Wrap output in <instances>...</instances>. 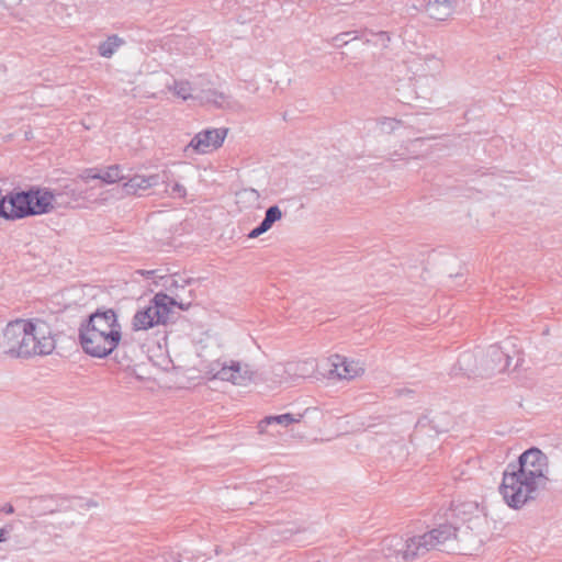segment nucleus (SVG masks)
Wrapping results in <instances>:
<instances>
[{
  "instance_id": "nucleus-27",
  "label": "nucleus",
  "mask_w": 562,
  "mask_h": 562,
  "mask_svg": "<svg viewBox=\"0 0 562 562\" xmlns=\"http://www.w3.org/2000/svg\"><path fill=\"white\" fill-rule=\"evenodd\" d=\"M178 98L182 100H199V95L193 94V88L189 81H178Z\"/></svg>"
},
{
  "instance_id": "nucleus-5",
  "label": "nucleus",
  "mask_w": 562,
  "mask_h": 562,
  "mask_svg": "<svg viewBox=\"0 0 562 562\" xmlns=\"http://www.w3.org/2000/svg\"><path fill=\"white\" fill-rule=\"evenodd\" d=\"M468 529L458 530L450 525H441L431 531L422 536L413 537L406 541L404 551V560L412 561L418 557H423L432 549H439L450 540L462 541L461 537L469 536Z\"/></svg>"
},
{
  "instance_id": "nucleus-33",
  "label": "nucleus",
  "mask_w": 562,
  "mask_h": 562,
  "mask_svg": "<svg viewBox=\"0 0 562 562\" xmlns=\"http://www.w3.org/2000/svg\"><path fill=\"white\" fill-rule=\"evenodd\" d=\"M468 549H469V547H468V546H464V547H462V548H459V550H463V551H467Z\"/></svg>"
},
{
  "instance_id": "nucleus-8",
  "label": "nucleus",
  "mask_w": 562,
  "mask_h": 562,
  "mask_svg": "<svg viewBox=\"0 0 562 562\" xmlns=\"http://www.w3.org/2000/svg\"><path fill=\"white\" fill-rule=\"evenodd\" d=\"M26 340L25 318L8 323L0 331V355L30 359V344Z\"/></svg>"
},
{
  "instance_id": "nucleus-7",
  "label": "nucleus",
  "mask_w": 562,
  "mask_h": 562,
  "mask_svg": "<svg viewBox=\"0 0 562 562\" xmlns=\"http://www.w3.org/2000/svg\"><path fill=\"white\" fill-rule=\"evenodd\" d=\"M26 341L30 344V358L48 356L56 348V334L52 324L44 318H25Z\"/></svg>"
},
{
  "instance_id": "nucleus-29",
  "label": "nucleus",
  "mask_w": 562,
  "mask_h": 562,
  "mask_svg": "<svg viewBox=\"0 0 562 562\" xmlns=\"http://www.w3.org/2000/svg\"><path fill=\"white\" fill-rule=\"evenodd\" d=\"M79 178L86 182L90 179H99L100 180V171H95L94 169H87L83 171L82 175H80Z\"/></svg>"
},
{
  "instance_id": "nucleus-14",
  "label": "nucleus",
  "mask_w": 562,
  "mask_h": 562,
  "mask_svg": "<svg viewBox=\"0 0 562 562\" xmlns=\"http://www.w3.org/2000/svg\"><path fill=\"white\" fill-rule=\"evenodd\" d=\"M199 101L202 104H210L222 110L237 111L241 108L240 104L231 94L218 91L216 89H207L201 91Z\"/></svg>"
},
{
  "instance_id": "nucleus-6",
  "label": "nucleus",
  "mask_w": 562,
  "mask_h": 562,
  "mask_svg": "<svg viewBox=\"0 0 562 562\" xmlns=\"http://www.w3.org/2000/svg\"><path fill=\"white\" fill-rule=\"evenodd\" d=\"M176 300L162 292L155 294L149 305L138 310L132 319L135 331L147 330L157 325H165L173 312Z\"/></svg>"
},
{
  "instance_id": "nucleus-13",
  "label": "nucleus",
  "mask_w": 562,
  "mask_h": 562,
  "mask_svg": "<svg viewBox=\"0 0 562 562\" xmlns=\"http://www.w3.org/2000/svg\"><path fill=\"white\" fill-rule=\"evenodd\" d=\"M443 67L442 59L432 54L419 55L408 60V70L416 78H435L442 72Z\"/></svg>"
},
{
  "instance_id": "nucleus-21",
  "label": "nucleus",
  "mask_w": 562,
  "mask_h": 562,
  "mask_svg": "<svg viewBox=\"0 0 562 562\" xmlns=\"http://www.w3.org/2000/svg\"><path fill=\"white\" fill-rule=\"evenodd\" d=\"M315 361L304 360L299 362L289 363V376L293 378H307L314 373Z\"/></svg>"
},
{
  "instance_id": "nucleus-35",
  "label": "nucleus",
  "mask_w": 562,
  "mask_h": 562,
  "mask_svg": "<svg viewBox=\"0 0 562 562\" xmlns=\"http://www.w3.org/2000/svg\"><path fill=\"white\" fill-rule=\"evenodd\" d=\"M0 541H2V530H0Z\"/></svg>"
},
{
  "instance_id": "nucleus-30",
  "label": "nucleus",
  "mask_w": 562,
  "mask_h": 562,
  "mask_svg": "<svg viewBox=\"0 0 562 562\" xmlns=\"http://www.w3.org/2000/svg\"><path fill=\"white\" fill-rule=\"evenodd\" d=\"M350 34H351V32H342V33H340V34H337V35L333 38V41H335V42H336V41H342V43H344V44H347V43H348V41H345V37H346V36H349Z\"/></svg>"
},
{
  "instance_id": "nucleus-12",
  "label": "nucleus",
  "mask_w": 562,
  "mask_h": 562,
  "mask_svg": "<svg viewBox=\"0 0 562 562\" xmlns=\"http://www.w3.org/2000/svg\"><path fill=\"white\" fill-rule=\"evenodd\" d=\"M328 361L330 363V378L349 381L364 373V367L358 360H350L344 356L334 355Z\"/></svg>"
},
{
  "instance_id": "nucleus-1",
  "label": "nucleus",
  "mask_w": 562,
  "mask_h": 562,
  "mask_svg": "<svg viewBox=\"0 0 562 562\" xmlns=\"http://www.w3.org/2000/svg\"><path fill=\"white\" fill-rule=\"evenodd\" d=\"M80 196L81 192L70 184L54 191L48 188H32L26 192L11 194L7 201H2L0 216L14 220L46 214L60 207H67Z\"/></svg>"
},
{
  "instance_id": "nucleus-10",
  "label": "nucleus",
  "mask_w": 562,
  "mask_h": 562,
  "mask_svg": "<svg viewBox=\"0 0 562 562\" xmlns=\"http://www.w3.org/2000/svg\"><path fill=\"white\" fill-rule=\"evenodd\" d=\"M228 133V128H207L199 132L191 142L183 148V156L191 158L192 155L209 154L218 149Z\"/></svg>"
},
{
  "instance_id": "nucleus-2",
  "label": "nucleus",
  "mask_w": 562,
  "mask_h": 562,
  "mask_svg": "<svg viewBox=\"0 0 562 562\" xmlns=\"http://www.w3.org/2000/svg\"><path fill=\"white\" fill-rule=\"evenodd\" d=\"M200 358V371L211 380L228 381L244 385L252 380L254 371L249 364L239 361L223 360L224 346L216 335L204 333L195 344Z\"/></svg>"
},
{
  "instance_id": "nucleus-17",
  "label": "nucleus",
  "mask_w": 562,
  "mask_h": 562,
  "mask_svg": "<svg viewBox=\"0 0 562 562\" xmlns=\"http://www.w3.org/2000/svg\"><path fill=\"white\" fill-rule=\"evenodd\" d=\"M281 217H282V212L279 209V206L273 205V206L268 207L266 211V214H265V218L256 228H254L248 234V237L249 238L259 237L263 233L268 232L276 222L281 220Z\"/></svg>"
},
{
  "instance_id": "nucleus-28",
  "label": "nucleus",
  "mask_w": 562,
  "mask_h": 562,
  "mask_svg": "<svg viewBox=\"0 0 562 562\" xmlns=\"http://www.w3.org/2000/svg\"><path fill=\"white\" fill-rule=\"evenodd\" d=\"M379 124L383 132L391 133L398 127L401 121L391 117H382L379 120Z\"/></svg>"
},
{
  "instance_id": "nucleus-32",
  "label": "nucleus",
  "mask_w": 562,
  "mask_h": 562,
  "mask_svg": "<svg viewBox=\"0 0 562 562\" xmlns=\"http://www.w3.org/2000/svg\"><path fill=\"white\" fill-rule=\"evenodd\" d=\"M177 321H178V325L180 324L181 326L184 322H189V319L186 316H181V315H178Z\"/></svg>"
},
{
  "instance_id": "nucleus-11",
  "label": "nucleus",
  "mask_w": 562,
  "mask_h": 562,
  "mask_svg": "<svg viewBox=\"0 0 562 562\" xmlns=\"http://www.w3.org/2000/svg\"><path fill=\"white\" fill-rule=\"evenodd\" d=\"M480 376L488 378L501 373L509 366L510 357L497 345H491L485 350H479Z\"/></svg>"
},
{
  "instance_id": "nucleus-16",
  "label": "nucleus",
  "mask_w": 562,
  "mask_h": 562,
  "mask_svg": "<svg viewBox=\"0 0 562 562\" xmlns=\"http://www.w3.org/2000/svg\"><path fill=\"white\" fill-rule=\"evenodd\" d=\"M456 0H429L426 11L431 19L446 21L454 12Z\"/></svg>"
},
{
  "instance_id": "nucleus-24",
  "label": "nucleus",
  "mask_w": 562,
  "mask_h": 562,
  "mask_svg": "<svg viewBox=\"0 0 562 562\" xmlns=\"http://www.w3.org/2000/svg\"><path fill=\"white\" fill-rule=\"evenodd\" d=\"M125 44V41L116 34L108 36L98 47L99 54L104 58H111L114 53Z\"/></svg>"
},
{
  "instance_id": "nucleus-23",
  "label": "nucleus",
  "mask_w": 562,
  "mask_h": 562,
  "mask_svg": "<svg viewBox=\"0 0 562 562\" xmlns=\"http://www.w3.org/2000/svg\"><path fill=\"white\" fill-rule=\"evenodd\" d=\"M260 194L256 189L244 188L236 192V203L240 209H249L258 204Z\"/></svg>"
},
{
  "instance_id": "nucleus-15",
  "label": "nucleus",
  "mask_w": 562,
  "mask_h": 562,
  "mask_svg": "<svg viewBox=\"0 0 562 562\" xmlns=\"http://www.w3.org/2000/svg\"><path fill=\"white\" fill-rule=\"evenodd\" d=\"M158 175H135L134 177L130 178L126 182L123 183V188L127 194H142L144 191L158 184Z\"/></svg>"
},
{
  "instance_id": "nucleus-4",
  "label": "nucleus",
  "mask_w": 562,
  "mask_h": 562,
  "mask_svg": "<svg viewBox=\"0 0 562 562\" xmlns=\"http://www.w3.org/2000/svg\"><path fill=\"white\" fill-rule=\"evenodd\" d=\"M540 488H544L521 472L516 470L515 464H509L504 472L499 491L506 504L513 508H520L528 501L535 499Z\"/></svg>"
},
{
  "instance_id": "nucleus-3",
  "label": "nucleus",
  "mask_w": 562,
  "mask_h": 562,
  "mask_svg": "<svg viewBox=\"0 0 562 562\" xmlns=\"http://www.w3.org/2000/svg\"><path fill=\"white\" fill-rule=\"evenodd\" d=\"M82 350L94 358L111 355L122 340V326L113 310L97 311L79 329Z\"/></svg>"
},
{
  "instance_id": "nucleus-18",
  "label": "nucleus",
  "mask_w": 562,
  "mask_h": 562,
  "mask_svg": "<svg viewBox=\"0 0 562 562\" xmlns=\"http://www.w3.org/2000/svg\"><path fill=\"white\" fill-rule=\"evenodd\" d=\"M459 370L468 375H479L480 376V358L479 350L476 351H465L458 359Z\"/></svg>"
},
{
  "instance_id": "nucleus-20",
  "label": "nucleus",
  "mask_w": 562,
  "mask_h": 562,
  "mask_svg": "<svg viewBox=\"0 0 562 562\" xmlns=\"http://www.w3.org/2000/svg\"><path fill=\"white\" fill-rule=\"evenodd\" d=\"M381 546V551L387 559L397 557L400 553L404 557L406 543L403 544L402 539L396 536L385 538Z\"/></svg>"
},
{
  "instance_id": "nucleus-19",
  "label": "nucleus",
  "mask_w": 562,
  "mask_h": 562,
  "mask_svg": "<svg viewBox=\"0 0 562 562\" xmlns=\"http://www.w3.org/2000/svg\"><path fill=\"white\" fill-rule=\"evenodd\" d=\"M193 297H194L193 290H188V297H184L183 295H181L178 292V310L188 311L191 308L192 316H193V324L196 327L201 328L202 327L201 316H203L204 311H203V308H201V306L199 304L193 303Z\"/></svg>"
},
{
  "instance_id": "nucleus-34",
  "label": "nucleus",
  "mask_w": 562,
  "mask_h": 562,
  "mask_svg": "<svg viewBox=\"0 0 562 562\" xmlns=\"http://www.w3.org/2000/svg\"><path fill=\"white\" fill-rule=\"evenodd\" d=\"M7 513H13V507H12V506H10V507L8 508V510H7Z\"/></svg>"
},
{
  "instance_id": "nucleus-25",
  "label": "nucleus",
  "mask_w": 562,
  "mask_h": 562,
  "mask_svg": "<svg viewBox=\"0 0 562 562\" xmlns=\"http://www.w3.org/2000/svg\"><path fill=\"white\" fill-rule=\"evenodd\" d=\"M125 179L122 169L117 165L109 166L100 171V180L105 183H115Z\"/></svg>"
},
{
  "instance_id": "nucleus-31",
  "label": "nucleus",
  "mask_w": 562,
  "mask_h": 562,
  "mask_svg": "<svg viewBox=\"0 0 562 562\" xmlns=\"http://www.w3.org/2000/svg\"><path fill=\"white\" fill-rule=\"evenodd\" d=\"M177 191H178V198H186L187 191L183 187L178 184Z\"/></svg>"
},
{
  "instance_id": "nucleus-9",
  "label": "nucleus",
  "mask_w": 562,
  "mask_h": 562,
  "mask_svg": "<svg viewBox=\"0 0 562 562\" xmlns=\"http://www.w3.org/2000/svg\"><path fill=\"white\" fill-rule=\"evenodd\" d=\"M516 470L521 472L529 480L536 481L541 486L546 487L549 481L548 473V458L547 456L537 448H531L525 451L518 459Z\"/></svg>"
},
{
  "instance_id": "nucleus-26",
  "label": "nucleus",
  "mask_w": 562,
  "mask_h": 562,
  "mask_svg": "<svg viewBox=\"0 0 562 562\" xmlns=\"http://www.w3.org/2000/svg\"><path fill=\"white\" fill-rule=\"evenodd\" d=\"M271 375L267 379L273 383H284L288 382L292 376H289V363L288 364H281L278 363L272 367L271 369Z\"/></svg>"
},
{
  "instance_id": "nucleus-22",
  "label": "nucleus",
  "mask_w": 562,
  "mask_h": 562,
  "mask_svg": "<svg viewBox=\"0 0 562 562\" xmlns=\"http://www.w3.org/2000/svg\"><path fill=\"white\" fill-rule=\"evenodd\" d=\"M299 419L294 418L292 414H282L278 416H267L258 424V430L260 434L267 432V427L270 425L289 426L292 423H296Z\"/></svg>"
}]
</instances>
